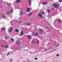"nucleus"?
Segmentation results:
<instances>
[{
	"mask_svg": "<svg viewBox=\"0 0 62 62\" xmlns=\"http://www.w3.org/2000/svg\"><path fill=\"white\" fill-rule=\"evenodd\" d=\"M19 9L21 10V11L20 12V14L21 16L23 15V10H22V8H19Z\"/></svg>",
	"mask_w": 62,
	"mask_h": 62,
	"instance_id": "1",
	"label": "nucleus"
},
{
	"mask_svg": "<svg viewBox=\"0 0 62 62\" xmlns=\"http://www.w3.org/2000/svg\"><path fill=\"white\" fill-rule=\"evenodd\" d=\"M9 30L8 31L9 32V33H10L12 31V30H13V28L12 27H10L9 28Z\"/></svg>",
	"mask_w": 62,
	"mask_h": 62,
	"instance_id": "2",
	"label": "nucleus"
},
{
	"mask_svg": "<svg viewBox=\"0 0 62 62\" xmlns=\"http://www.w3.org/2000/svg\"><path fill=\"white\" fill-rule=\"evenodd\" d=\"M59 5L58 4H54V5L53 6L55 8H58V6Z\"/></svg>",
	"mask_w": 62,
	"mask_h": 62,
	"instance_id": "3",
	"label": "nucleus"
},
{
	"mask_svg": "<svg viewBox=\"0 0 62 62\" xmlns=\"http://www.w3.org/2000/svg\"><path fill=\"white\" fill-rule=\"evenodd\" d=\"M16 43L17 45H19L20 44V41H17L16 42Z\"/></svg>",
	"mask_w": 62,
	"mask_h": 62,
	"instance_id": "4",
	"label": "nucleus"
},
{
	"mask_svg": "<svg viewBox=\"0 0 62 62\" xmlns=\"http://www.w3.org/2000/svg\"><path fill=\"white\" fill-rule=\"evenodd\" d=\"M15 21H16V20H12V21L10 22V23H11V25H12V23H14Z\"/></svg>",
	"mask_w": 62,
	"mask_h": 62,
	"instance_id": "5",
	"label": "nucleus"
},
{
	"mask_svg": "<svg viewBox=\"0 0 62 62\" xmlns=\"http://www.w3.org/2000/svg\"><path fill=\"white\" fill-rule=\"evenodd\" d=\"M43 31H42V29H40L39 31V32L40 34L42 33Z\"/></svg>",
	"mask_w": 62,
	"mask_h": 62,
	"instance_id": "6",
	"label": "nucleus"
},
{
	"mask_svg": "<svg viewBox=\"0 0 62 62\" xmlns=\"http://www.w3.org/2000/svg\"><path fill=\"white\" fill-rule=\"evenodd\" d=\"M38 15L41 18H42V17H42V15H41V14L40 13H39V14Z\"/></svg>",
	"mask_w": 62,
	"mask_h": 62,
	"instance_id": "7",
	"label": "nucleus"
},
{
	"mask_svg": "<svg viewBox=\"0 0 62 62\" xmlns=\"http://www.w3.org/2000/svg\"><path fill=\"white\" fill-rule=\"evenodd\" d=\"M21 1V0H17L16 1V3H20Z\"/></svg>",
	"mask_w": 62,
	"mask_h": 62,
	"instance_id": "8",
	"label": "nucleus"
},
{
	"mask_svg": "<svg viewBox=\"0 0 62 62\" xmlns=\"http://www.w3.org/2000/svg\"><path fill=\"white\" fill-rule=\"evenodd\" d=\"M20 35L21 36H23V31H22L20 32Z\"/></svg>",
	"mask_w": 62,
	"mask_h": 62,
	"instance_id": "9",
	"label": "nucleus"
},
{
	"mask_svg": "<svg viewBox=\"0 0 62 62\" xmlns=\"http://www.w3.org/2000/svg\"><path fill=\"white\" fill-rule=\"evenodd\" d=\"M6 29L5 28L3 27L0 30H5Z\"/></svg>",
	"mask_w": 62,
	"mask_h": 62,
	"instance_id": "10",
	"label": "nucleus"
},
{
	"mask_svg": "<svg viewBox=\"0 0 62 62\" xmlns=\"http://www.w3.org/2000/svg\"><path fill=\"white\" fill-rule=\"evenodd\" d=\"M27 10L28 12H29V11H30V9H29V8H28V7L27 8Z\"/></svg>",
	"mask_w": 62,
	"mask_h": 62,
	"instance_id": "11",
	"label": "nucleus"
},
{
	"mask_svg": "<svg viewBox=\"0 0 62 62\" xmlns=\"http://www.w3.org/2000/svg\"><path fill=\"white\" fill-rule=\"evenodd\" d=\"M26 25L28 26L30 25V23H26Z\"/></svg>",
	"mask_w": 62,
	"mask_h": 62,
	"instance_id": "12",
	"label": "nucleus"
},
{
	"mask_svg": "<svg viewBox=\"0 0 62 62\" xmlns=\"http://www.w3.org/2000/svg\"><path fill=\"white\" fill-rule=\"evenodd\" d=\"M34 35L35 36H37L39 34L38 33H36L34 34Z\"/></svg>",
	"mask_w": 62,
	"mask_h": 62,
	"instance_id": "13",
	"label": "nucleus"
},
{
	"mask_svg": "<svg viewBox=\"0 0 62 62\" xmlns=\"http://www.w3.org/2000/svg\"><path fill=\"white\" fill-rule=\"evenodd\" d=\"M28 39H31V36L30 35H28Z\"/></svg>",
	"mask_w": 62,
	"mask_h": 62,
	"instance_id": "14",
	"label": "nucleus"
},
{
	"mask_svg": "<svg viewBox=\"0 0 62 62\" xmlns=\"http://www.w3.org/2000/svg\"><path fill=\"white\" fill-rule=\"evenodd\" d=\"M31 15H32V13H29L28 14L29 16H31Z\"/></svg>",
	"mask_w": 62,
	"mask_h": 62,
	"instance_id": "15",
	"label": "nucleus"
},
{
	"mask_svg": "<svg viewBox=\"0 0 62 62\" xmlns=\"http://www.w3.org/2000/svg\"><path fill=\"white\" fill-rule=\"evenodd\" d=\"M11 40H12V41L13 42H14V39L13 38H11L10 39Z\"/></svg>",
	"mask_w": 62,
	"mask_h": 62,
	"instance_id": "16",
	"label": "nucleus"
},
{
	"mask_svg": "<svg viewBox=\"0 0 62 62\" xmlns=\"http://www.w3.org/2000/svg\"><path fill=\"white\" fill-rule=\"evenodd\" d=\"M28 1H29V5H31V0H29Z\"/></svg>",
	"mask_w": 62,
	"mask_h": 62,
	"instance_id": "17",
	"label": "nucleus"
},
{
	"mask_svg": "<svg viewBox=\"0 0 62 62\" xmlns=\"http://www.w3.org/2000/svg\"><path fill=\"white\" fill-rule=\"evenodd\" d=\"M13 9L11 10L10 11V12L11 13V12H13Z\"/></svg>",
	"mask_w": 62,
	"mask_h": 62,
	"instance_id": "18",
	"label": "nucleus"
},
{
	"mask_svg": "<svg viewBox=\"0 0 62 62\" xmlns=\"http://www.w3.org/2000/svg\"><path fill=\"white\" fill-rule=\"evenodd\" d=\"M7 5L8 7H10V4H9V3H8Z\"/></svg>",
	"mask_w": 62,
	"mask_h": 62,
	"instance_id": "19",
	"label": "nucleus"
},
{
	"mask_svg": "<svg viewBox=\"0 0 62 62\" xmlns=\"http://www.w3.org/2000/svg\"><path fill=\"white\" fill-rule=\"evenodd\" d=\"M21 23H22V21H21V20L19 21L18 23L19 24H20Z\"/></svg>",
	"mask_w": 62,
	"mask_h": 62,
	"instance_id": "20",
	"label": "nucleus"
},
{
	"mask_svg": "<svg viewBox=\"0 0 62 62\" xmlns=\"http://www.w3.org/2000/svg\"><path fill=\"white\" fill-rule=\"evenodd\" d=\"M61 20H59L58 21V23H61Z\"/></svg>",
	"mask_w": 62,
	"mask_h": 62,
	"instance_id": "21",
	"label": "nucleus"
},
{
	"mask_svg": "<svg viewBox=\"0 0 62 62\" xmlns=\"http://www.w3.org/2000/svg\"><path fill=\"white\" fill-rule=\"evenodd\" d=\"M43 4H44V5H46V4H47V3L46 2H43Z\"/></svg>",
	"mask_w": 62,
	"mask_h": 62,
	"instance_id": "22",
	"label": "nucleus"
},
{
	"mask_svg": "<svg viewBox=\"0 0 62 62\" xmlns=\"http://www.w3.org/2000/svg\"><path fill=\"white\" fill-rule=\"evenodd\" d=\"M2 18H6V16H2Z\"/></svg>",
	"mask_w": 62,
	"mask_h": 62,
	"instance_id": "23",
	"label": "nucleus"
},
{
	"mask_svg": "<svg viewBox=\"0 0 62 62\" xmlns=\"http://www.w3.org/2000/svg\"><path fill=\"white\" fill-rule=\"evenodd\" d=\"M5 47L6 48H7L8 47V46L7 45H5Z\"/></svg>",
	"mask_w": 62,
	"mask_h": 62,
	"instance_id": "24",
	"label": "nucleus"
},
{
	"mask_svg": "<svg viewBox=\"0 0 62 62\" xmlns=\"http://www.w3.org/2000/svg\"><path fill=\"white\" fill-rule=\"evenodd\" d=\"M13 61V60L12 59H10L9 60L10 62H11V61Z\"/></svg>",
	"mask_w": 62,
	"mask_h": 62,
	"instance_id": "25",
	"label": "nucleus"
},
{
	"mask_svg": "<svg viewBox=\"0 0 62 62\" xmlns=\"http://www.w3.org/2000/svg\"><path fill=\"white\" fill-rule=\"evenodd\" d=\"M47 12H48V13H50V10H47Z\"/></svg>",
	"mask_w": 62,
	"mask_h": 62,
	"instance_id": "26",
	"label": "nucleus"
},
{
	"mask_svg": "<svg viewBox=\"0 0 62 62\" xmlns=\"http://www.w3.org/2000/svg\"><path fill=\"white\" fill-rule=\"evenodd\" d=\"M56 56L57 57H58L59 56V54H56Z\"/></svg>",
	"mask_w": 62,
	"mask_h": 62,
	"instance_id": "27",
	"label": "nucleus"
},
{
	"mask_svg": "<svg viewBox=\"0 0 62 62\" xmlns=\"http://www.w3.org/2000/svg\"><path fill=\"white\" fill-rule=\"evenodd\" d=\"M34 43L35 42H34V41L33 40H32L31 41L32 43Z\"/></svg>",
	"mask_w": 62,
	"mask_h": 62,
	"instance_id": "28",
	"label": "nucleus"
},
{
	"mask_svg": "<svg viewBox=\"0 0 62 62\" xmlns=\"http://www.w3.org/2000/svg\"><path fill=\"white\" fill-rule=\"evenodd\" d=\"M39 43V40L37 41V44H38Z\"/></svg>",
	"mask_w": 62,
	"mask_h": 62,
	"instance_id": "29",
	"label": "nucleus"
},
{
	"mask_svg": "<svg viewBox=\"0 0 62 62\" xmlns=\"http://www.w3.org/2000/svg\"><path fill=\"white\" fill-rule=\"evenodd\" d=\"M16 32H19V30L17 29H16Z\"/></svg>",
	"mask_w": 62,
	"mask_h": 62,
	"instance_id": "30",
	"label": "nucleus"
},
{
	"mask_svg": "<svg viewBox=\"0 0 62 62\" xmlns=\"http://www.w3.org/2000/svg\"><path fill=\"white\" fill-rule=\"evenodd\" d=\"M7 55H9V53H8L7 54Z\"/></svg>",
	"mask_w": 62,
	"mask_h": 62,
	"instance_id": "31",
	"label": "nucleus"
},
{
	"mask_svg": "<svg viewBox=\"0 0 62 62\" xmlns=\"http://www.w3.org/2000/svg\"><path fill=\"white\" fill-rule=\"evenodd\" d=\"M60 44H58L56 46V48L58 46H59Z\"/></svg>",
	"mask_w": 62,
	"mask_h": 62,
	"instance_id": "32",
	"label": "nucleus"
},
{
	"mask_svg": "<svg viewBox=\"0 0 62 62\" xmlns=\"http://www.w3.org/2000/svg\"><path fill=\"white\" fill-rule=\"evenodd\" d=\"M5 39H8V37H7V36H5Z\"/></svg>",
	"mask_w": 62,
	"mask_h": 62,
	"instance_id": "33",
	"label": "nucleus"
},
{
	"mask_svg": "<svg viewBox=\"0 0 62 62\" xmlns=\"http://www.w3.org/2000/svg\"><path fill=\"white\" fill-rule=\"evenodd\" d=\"M7 14H8L9 13V12H7Z\"/></svg>",
	"mask_w": 62,
	"mask_h": 62,
	"instance_id": "34",
	"label": "nucleus"
},
{
	"mask_svg": "<svg viewBox=\"0 0 62 62\" xmlns=\"http://www.w3.org/2000/svg\"><path fill=\"white\" fill-rule=\"evenodd\" d=\"M11 49H12L13 50H14V49H13V48H12V47H11Z\"/></svg>",
	"mask_w": 62,
	"mask_h": 62,
	"instance_id": "35",
	"label": "nucleus"
},
{
	"mask_svg": "<svg viewBox=\"0 0 62 62\" xmlns=\"http://www.w3.org/2000/svg\"><path fill=\"white\" fill-rule=\"evenodd\" d=\"M35 60H38V58H35Z\"/></svg>",
	"mask_w": 62,
	"mask_h": 62,
	"instance_id": "36",
	"label": "nucleus"
},
{
	"mask_svg": "<svg viewBox=\"0 0 62 62\" xmlns=\"http://www.w3.org/2000/svg\"><path fill=\"white\" fill-rule=\"evenodd\" d=\"M44 13V12H43L41 13L42 14H43Z\"/></svg>",
	"mask_w": 62,
	"mask_h": 62,
	"instance_id": "37",
	"label": "nucleus"
},
{
	"mask_svg": "<svg viewBox=\"0 0 62 62\" xmlns=\"http://www.w3.org/2000/svg\"><path fill=\"white\" fill-rule=\"evenodd\" d=\"M60 2H62V0H60Z\"/></svg>",
	"mask_w": 62,
	"mask_h": 62,
	"instance_id": "38",
	"label": "nucleus"
},
{
	"mask_svg": "<svg viewBox=\"0 0 62 62\" xmlns=\"http://www.w3.org/2000/svg\"><path fill=\"white\" fill-rule=\"evenodd\" d=\"M46 28H47V29H48L49 28V27H46Z\"/></svg>",
	"mask_w": 62,
	"mask_h": 62,
	"instance_id": "39",
	"label": "nucleus"
},
{
	"mask_svg": "<svg viewBox=\"0 0 62 62\" xmlns=\"http://www.w3.org/2000/svg\"><path fill=\"white\" fill-rule=\"evenodd\" d=\"M4 45H1L2 47H4Z\"/></svg>",
	"mask_w": 62,
	"mask_h": 62,
	"instance_id": "40",
	"label": "nucleus"
},
{
	"mask_svg": "<svg viewBox=\"0 0 62 62\" xmlns=\"http://www.w3.org/2000/svg\"><path fill=\"white\" fill-rule=\"evenodd\" d=\"M32 36H34V34H32Z\"/></svg>",
	"mask_w": 62,
	"mask_h": 62,
	"instance_id": "41",
	"label": "nucleus"
},
{
	"mask_svg": "<svg viewBox=\"0 0 62 62\" xmlns=\"http://www.w3.org/2000/svg\"><path fill=\"white\" fill-rule=\"evenodd\" d=\"M45 51H47V49H45Z\"/></svg>",
	"mask_w": 62,
	"mask_h": 62,
	"instance_id": "42",
	"label": "nucleus"
},
{
	"mask_svg": "<svg viewBox=\"0 0 62 62\" xmlns=\"http://www.w3.org/2000/svg\"><path fill=\"white\" fill-rule=\"evenodd\" d=\"M12 16H10V17H12Z\"/></svg>",
	"mask_w": 62,
	"mask_h": 62,
	"instance_id": "43",
	"label": "nucleus"
},
{
	"mask_svg": "<svg viewBox=\"0 0 62 62\" xmlns=\"http://www.w3.org/2000/svg\"><path fill=\"white\" fill-rule=\"evenodd\" d=\"M52 9H54V8H52Z\"/></svg>",
	"mask_w": 62,
	"mask_h": 62,
	"instance_id": "44",
	"label": "nucleus"
},
{
	"mask_svg": "<svg viewBox=\"0 0 62 62\" xmlns=\"http://www.w3.org/2000/svg\"><path fill=\"white\" fill-rule=\"evenodd\" d=\"M21 19V17H20L19 19Z\"/></svg>",
	"mask_w": 62,
	"mask_h": 62,
	"instance_id": "45",
	"label": "nucleus"
},
{
	"mask_svg": "<svg viewBox=\"0 0 62 62\" xmlns=\"http://www.w3.org/2000/svg\"><path fill=\"white\" fill-rule=\"evenodd\" d=\"M28 61V62H30V61L29 60Z\"/></svg>",
	"mask_w": 62,
	"mask_h": 62,
	"instance_id": "46",
	"label": "nucleus"
},
{
	"mask_svg": "<svg viewBox=\"0 0 62 62\" xmlns=\"http://www.w3.org/2000/svg\"><path fill=\"white\" fill-rule=\"evenodd\" d=\"M33 33H35V32H33Z\"/></svg>",
	"mask_w": 62,
	"mask_h": 62,
	"instance_id": "47",
	"label": "nucleus"
},
{
	"mask_svg": "<svg viewBox=\"0 0 62 62\" xmlns=\"http://www.w3.org/2000/svg\"><path fill=\"white\" fill-rule=\"evenodd\" d=\"M1 6L0 5V8H1Z\"/></svg>",
	"mask_w": 62,
	"mask_h": 62,
	"instance_id": "48",
	"label": "nucleus"
},
{
	"mask_svg": "<svg viewBox=\"0 0 62 62\" xmlns=\"http://www.w3.org/2000/svg\"><path fill=\"white\" fill-rule=\"evenodd\" d=\"M16 29H15V32H16Z\"/></svg>",
	"mask_w": 62,
	"mask_h": 62,
	"instance_id": "49",
	"label": "nucleus"
},
{
	"mask_svg": "<svg viewBox=\"0 0 62 62\" xmlns=\"http://www.w3.org/2000/svg\"><path fill=\"white\" fill-rule=\"evenodd\" d=\"M15 8V9H16V8Z\"/></svg>",
	"mask_w": 62,
	"mask_h": 62,
	"instance_id": "50",
	"label": "nucleus"
}]
</instances>
